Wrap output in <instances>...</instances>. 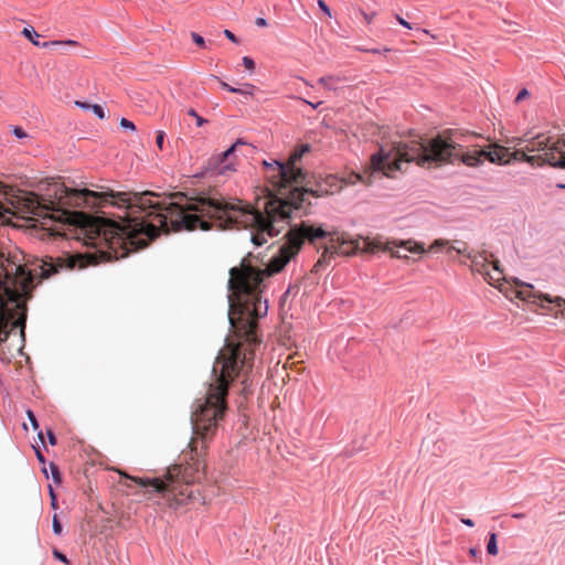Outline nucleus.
<instances>
[{"label": "nucleus", "instance_id": "obj_1", "mask_svg": "<svg viewBox=\"0 0 565 565\" xmlns=\"http://www.w3.org/2000/svg\"><path fill=\"white\" fill-rule=\"evenodd\" d=\"M310 151L303 143L296 148L285 162L288 167L289 182L292 189L286 198L277 195L267 198L257 207L241 200H224L215 196L199 195L182 203V194L161 198L153 192H97L76 189V207H104L115 205L124 209L118 221L104 216H90L76 212V225L86 236L85 243L106 246L116 258L125 257L129 252L147 245V241L158 237L161 232L209 230L210 223L204 217L216 218L226 225L248 228L250 241L256 246L277 236L289 224L292 214L307 213L310 202L307 195L320 198L342 188L341 181L329 175L324 182L310 186L306 172L298 167L301 158Z\"/></svg>", "mask_w": 565, "mask_h": 565}, {"label": "nucleus", "instance_id": "obj_2", "mask_svg": "<svg viewBox=\"0 0 565 565\" xmlns=\"http://www.w3.org/2000/svg\"><path fill=\"white\" fill-rule=\"evenodd\" d=\"M254 358L253 350L243 348L242 343L228 342L218 353L213 369L212 382L204 398L198 399L191 416L193 437L189 443V451L183 454L185 463L170 467L162 478L128 477L146 489L145 493L159 497L158 504L178 509L188 502L199 500L192 486L204 476L202 450L214 434L218 422L223 419L228 385L237 377Z\"/></svg>", "mask_w": 565, "mask_h": 565}, {"label": "nucleus", "instance_id": "obj_3", "mask_svg": "<svg viewBox=\"0 0 565 565\" xmlns=\"http://www.w3.org/2000/svg\"><path fill=\"white\" fill-rule=\"evenodd\" d=\"M331 234L322 225L301 222L290 227L286 242L265 269H257L243 259L239 267L230 270L228 320L237 338L249 345L260 341L257 334V320L265 317L268 311L267 299L262 296L265 277L279 273L299 253L305 242L317 246L320 239L329 241Z\"/></svg>", "mask_w": 565, "mask_h": 565}, {"label": "nucleus", "instance_id": "obj_4", "mask_svg": "<svg viewBox=\"0 0 565 565\" xmlns=\"http://www.w3.org/2000/svg\"><path fill=\"white\" fill-rule=\"evenodd\" d=\"M499 150L508 152V149L498 145H492L489 150L465 151L457 134H443L430 139L399 141L388 151L381 148L371 157V169L373 173H383L393 178L396 171H403V166L409 162L425 168L456 162L475 168L480 166L484 159L501 166L510 164L511 159H504V153Z\"/></svg>", "mask_w": 565, "mask_h": 565}, {"label": "nucleus", "instance_id": "obj_5", "mask_svg": "<svg viewBox=\"0 0 565 565\" xmlns=\"http://www.w3.org/2000/svg\"><path fill=\"white\" fill-rule=\"evenodd\" d=\"M34 276L20 263V259L10 257L0 252V342L8 338V324L13 318L8 302L15 303L26 298L33 289Z\"/></svg>", "mask_w": 565, "mask_h": 565}, {"label": "nucleus", "instance_id": "obj_6", "mask_svg": "<svg viewBox=\"0 0 565 565\" xmlns=\"http://www.w3.org/2000/svg\"><path fill=\"white\" fill-rule=\"evenodd\" d=\"M382 246L381 238H359L352 239L344 234L332 233L329 241L323 247L321 257L316 263L315 267L327 266L334 255L351 256L358 252L375 253Z\"/></svg>", "mask_w": 565, "mask_h": 565}, {"label": "nucleus", "instance_id": "obj_7", "mask_svg": "<svg viewBox=\"0 0 565 565\" xmlns=\"http://www.w3.org/2000/svg\"><path fill=\"white\" fill-rule=\"evenodd\" d=\"M524 142L526 152H544L543 163L551 167L565 169V139H558L550 145V138L545 135H537L531 139H519V145Z\"/></svg>", "mask_w": 565, "mask_h": 565}, {"label": "nucleus", "instance_id": "obj_8", "mask_svg": "<svg viewBox=\"0 0 565 565\" xmlns=\"http://www.w3.org/2000/svg\"><path fill=\"white\" fill-rule=\"evenodd\" d=\"M448 246L447 252L455 250L458 254L466 255L472 262V269L479 271L480 274L486 276V279L491 282V280L499 281L502 278V270L499 267V262H493V270L494 275H491L488 270H486L488 259L482 256H472L471 253L468 252V246L463 242H456L454 245H449V242L446 239H436L430 245V250H439V248Z\"/></svg>", "mask_w": 565, "mask_h": 565}, {"label": "nucleus", "instance_id": "obj_9", "mask_svg": "<svg viewBox=\"0 0 565 565\" xmlns=\"http://www.w3.org/2000/svg\"><path fill=\"white\" fill-rule=\"evenodd\" d=\"M238 145H245L241 139L236 140L225 151L212 156L203 167L201 172L202 177L217 178L227 177L230 173L235 171L234 151Z\"/></svg>", "mask_w": 565, "mask_h": 565}, {"label": "nucleus", "instance_id": "obj_10", "mask_svg": "<svg viewBox=\"0 0 565 565\" xmlns=\"http://www.w3.org/2000/svg\"><path fill=\"white\" fill-rule=\"evenodd\" d=\"M263 164L267 171L273 172L269 178L273 184L277 186L278 193L280 194L279 198H286L289 192L288 188L292 189V184L289 182L288 167H286L285 162L278 160L270 162L265 160Z\"/></svg>", "mask_w": 565, "mask_h": 565}, {"label": "nucleus", "instance_id": "obj_11", "mask_svg": "<svg viewBox=\"0 0 565 565\" xmlns=\"http://www.w3.org/2000/svg\"><path fill=\"white\" fill-rule=\"evenodd\" d=\"M82 267L81 260L74 256H65L53 259L52 257L42 260L38 266L42 278H49L62 269H74L76 266Z\"/></svg>", "mask_w": 565, "mask_h": 565}, {"label": "nucleus", "instance_id": "obj_12", "mask_svg": "<svg viewBox=\"0 0 565 565\" xmlns=\"http://www.w3.org/2000/svg\"><path fill=\"white\" fill-rule=\"evenodd\" d=\"M396 248H402L405 252L413 253V254H423L426 252L423 244H419L415 241L407 239V241H382V246L377 248V250H384L390 252L393 257L396 258H407L406 254H403V252L396 250Z\"/></svg>", "mask_w": 565, "mask_h": 565}, {"label": "nucleus", "instance_id": "obj_13", "mask_svg": "<svg viewBox=\"0 0 565 565\" xmlns=\"http://www.w3.org/2000/svg\"><path fill=\"white\" fill-rule=\"evenodd\" d=\"M23 35L28 38L34 45L42 47H61L64 49L66 46H77L78 43L74 40L66 41H49V42H40L38 39L40 34L35 32L32 26L24 28L22 31Z\"/></svg>", "mask_w": 565, "mask_h": 565}, {"label": "nucleus", "instance_id": "obj_14", "mask_svg": "<svg viewBox=\"0 0 565 565\" xmlns=\"http://www.w3.org/2000/svg\"><path fill=\"white\" fill-rule=\"evenodd\" d=\"M347 78L340 75H326L318 79V83L329 90H337L339 84L344 82Z\"/></svg>", "mask_w": 565, "mask_h": 565}, {"label": "nucleus", "instance_id": "obj_15", "mask_svg": "<svg viewBox=\"0 0 565 565\" xmlns=\"http://www.w3.org/2000/svg\"><path fill=\"white\" fill-rule=\"evenodd\" d=\"M539 297L541 299L540 305L542 307H544L543 301H546L550 303H555V306L559 309H565V299H563L562 297H552L551 295L547 294H541Z\"/></svg>", "mask_w": 565, "mask_h": 565}, {"label": "nucleus", "instance_id": "obj_16", "mask_svg": "<svg viewBox=\"0 0 565 565\" xmlns=\"http://www.w3.org/2000/svg\"><path fill=\"white\" fill-rule=\"evenodd\" d=\"M26 415H28V418L30 420V424H31L33 430H38V437L43 443V433H42V430H40V425H39V422L34 415V413L31 409H28Z\"/></svg>", "mask_w": 565, "mask_h": 565}, {"label": "nucleus", "instance_id": "obj_17", "mask_svg": "<svg viewBox=\"0 0 565 565\" xmlns=\"http://www.w3.org/2000/svg\"><path fill=\"white\" fill-rule=\"evenodd\" d=\"M487 552L490 555L498 554V543H497V534L494 532L489 534V540L487 543Z\"/></svg>", "mask_w": 565, "mask_h": 565}, {"label": "nucleus", "instance_id": "obj_18", "mask_svg": "<svg viewBox=\"0 0 565 565\" xmlns=\"http://www.w3.org/2000/svg\"><path fill=\"white\" fill-rule=\"evenodd\" d=\"M255 86L250 83H245L242 85V87H236V94L245 95V96H252L254 94Z\"/></svg>", "mask_w": 565, "mask_h": 565}, {"label": "nucleus", "instance_id": "obj_19", "mask_svg": "<svg viewBox=\"0 0 565 565\" xmlns=\"http://www.w3.org/2000/svg\"><path fill=\"white\" fill-rule=\"evenodd\" d=\"M526 150L524 147L520 148V149H516L514 150L510 157L508 159H511V162L512 161H522L523 158H524V154H525Z\"/></svg>", "mask_w": 565, "mask_h": 565}, {"label": "nucleus", "instance_id": "obj_20", "mask_svg": "<svg viewBox=\"0 0 565 565\" xmlns=\"http://www.w3.org/2000/svg\"><path fill=\"white\" fill-rule=\"evenodd\" d=\"M53 533L57 536L62 535L63 527L56 514L53 515L52 520Z\"/></svg>", "mask_w": 565, "mask_h": 565}, {"label": "nucleus", "instance_id": "obj_21", "mask_svg": "<svg viewBox=\"0 0 565 565\" xmlns=\"http://www.w3.org/2000/svg\"><path fill=\"white\" fill-rule=\"evenodd\" d=\"M356 12L364 19V21L367 23V24H371L374 17H375V12H371V13H367L365 11H363L362 9L358 8L356 9Z\"/></svg>", "mask_w": 565, "mask_h": 565}, {"label": "nucleus", "instance_id": "obj_22", "mask_svg": "<svg viewBox=\"0 0 565 565\" xmlns=\"http://www.w3.org/2000/svg\"><path fill=\"white\" fill-rule=\"evenodd\" d=\"M242 62H243L244 67L247 71H249L250 73L254 72V70H255V62H254V60L252 57L244 56Z\"/></svg>", "mask_w": 565, "mask_h": 565}, {"label": "nucleus", "instance_id": "obj_23", "mask_svg": "<svg viewBox=\"0 0 565 565\" xmlns=\"http://www.w3.org/2000/svg\"><path fill=\"white\" fill-rule=\"evenodd\" d=\"M188 115L194 117V119L196 120V125L199 127L203 126L206 122V120L204 118H202L201 116H199L198 113L193 108H190L188 110Z\"/></svg>", "mask_w": 565, "mask_h": 565}, {"label": "nucleus", "instance_id": "obj_24", "mask_svg": "<svg viewBox=\"0 0 565 565\" xmlns=\"http://www.w3.org/2000/svg\"><path fill=\"white\" fill-rule=\"evenodd\" d=\"M530 153L531 152H525L524 158H523L522 161H525V162H527V163L533 166L537 159H542L543 160V157L541 154L540 156H531ZM542 164H544V163L543 162L540 163V166H542Z\"/></svg>", "mask_w": 565, "mask_h": 565}, {"label": "nucleus", "instance_id": "obj_25", "mask_svg": "<svg viewBox=\"0 0 565 565\" xmlns=\"http://www.w3.org/2000/svg\"><path fill=\"white\" fill-rule=\"evenodd\" d=\"M90 109L99 119H104L106 117L105 110L100 105L95 104Z\"/></svg>", "mask_w": 565, "mask_h": 565}, {"label": "nucleus", "instance_id": "obj_26", "mask_svg": "<svg viewBox=\"0 0 565 565\" xmlns=\"http://www.w3.org/2000/svg\"><path fill=\"white\" fill-rule=\"evenodd\" d=\"M120 127L130 131L136 130V126L132 121L128 120L127 118L120 119Z\"/></svg>", "mask_w": 565, "mask_h": 565}, {"label": "nucleus", "instance_id": "obj_27", "mask_svg": "<svg viewBox=\"0 0 565 565\" xmlns=\"http://www.w3.org/2000/svg\"><path fill=\"white\" fill-rule=\"evenodd\" d=\"M50 470H51V473H52V478L56 482H60L61 481V473H60L58 467L55 463L51 462Z\"/></svg>", "mask_w": 565, "mask_h": 565}, {"label": "nucleus", "instance_id": "obj_28", "mask_svg": "<svg viewBox=\"0 0 565 565\" xmlns=\"http://www.w3.org/2000/svg\"><path fill=\"white\" fill-rule=\"evenodd\" d=\"M191 38L195 44H198L201 47H205V40L199 33L192 32Z\"/></svg>", "mask_w": 565, "mask_h": 565}, {"label": "nucleus", "instance_id": "obj_29", "mask_svg": "<svg viewBox=\"0 0 565 565\" xmlns=\"http://www.w3.org/2000/svg\"><path fill=\"white\" fill-rule=\"evenodd\" d=\"M317 3H318L319 9H320L324 14H327L328 17H331V10H330V8L328 7V4L326 3V1H324V0H318V1H317Z\"/></svg>", "mask_w": 565, "mask_h": 565}, {"label": "nucleus", "instance_id": "obj_30", "mask_svg": "<svg viewBox=\"0 0 565 565\" xmlns=\"http://www.w3.org/2000/svg\"><path fill=\"white\" fill-rule=\"evenodd\" d=\"M53 556H54L56 559H58V561H61V562H63V563H65V564H68V558L66 557V555H65V554H63L62 552H60L58 550H54V551H53Z\"/></svg>", "mask_w": 565, "mask_h": 565}, {"label": "nucleus", "instance_id": "obj_31", "mask_svg": "<svg viewBox=\"0 0 565 565\" xmlns=\"http://www.w3.org/2000/svg\"><path fill=\"white\" fill-rule=\"evenodd\" d=\"M530 96V92L526 88L521 89L515 98L516 103H520L521 100L527 98Z\"/></svg>", "mask_w": 565, "mask_h": 565}, {"label": "nucleus", "instance_id": "obj_32", "mask_svg": "<svg viewBox=\"0 0 565 565\" xmlns=\"http://www.w3.org/2000/svg\"><path fill=\"white\" fill-rule=\"evenodd\" d=\"M156 142H157V146L160 150L163 149V142H164V132L163 131H158L157 134V139H156Z\"/></svg>", "mask_w": 565, "mask_h": 565}, {"label": "nucleus", "instance_id": "obj_33", "mask_svg": "<svg viewBox=\"0 0 565 565\" xmlns=\"http://www.w3.org/2000/svg\"><path fill=\"white\" fill-rule=\"evenodd\" d=\"M224 35L226 36V39H228L231 42L233 43H238V39L236 38V35L230 31V30H224Z\"/></svg>", "mask_w": 565, "mask_h": 565}, {"label": "nucleus", "instance_id": "obj_34", "mask_svg": "<svg viewBox=\"0 0 565 565\" xmlns=\"http://www.w3.org/2000/svg\"><path fill=\"white\" fill-rule=\"evenodd\" d=\"M46 436H47L50 445H52V446L56 445V443H57L56 437L51 429L46 430Z\"/></svg>", "mask_w": 565, "mask_h": 565}, {"label": "nucleus", "instance_id": "obj_35", "mask_svg": "<svg viewBox=\"0 0 565 565\" xmlns=\"http://www.w3.org/2000/svg\"><path fill=\"white\" fill-rule=\"evenodd\" d=\"M396 21L404 28L412 29L411 23H408L404 18H402L399 14H396Z\"/></svg>", "mask_w": 565, "mask_h": 565}, {"label": "nucleus", "instance_id": "obj_36", "mask_svg": "<svg viewBox=\"0 0 565 565\" xmlns=\"http://www.w3.org/2000/svg\"><path fill=\"white\" fill-rule=\"evenodd\" d=\"M13 135H14L17 138H19V139L26 137V134H25V132L23 131V129H22V128H20V127H14V128H13Z\"/></svg>", "mask_w": 565, "mask_h": 565}, {"label": "nucleus", "instance_id": "obj_37", "mask_svg": "<svg viewBox=\"0 0 565 565\" xmlns=\"http://www.w3.org/2000/svg\"><path fill=\"white\" fill-rule=\"evenodd\" d=\"M218 82H220V85H221L222 88H224V89H226V90H228L231 93L236 92V87H233L230 84H227L226 82L221 81V79H218Z\"/></svg>", "mask_w": 565, "mask_h": 565}, {"label": "nucleus", "instance_id": "obj_38", "mask_svg": "<svg viewBox=\"0 0 565 565\" xmlns=\"http://www.w3.org/2000/svg\"><path fill=\"white\" fill-rule=\"evenodd\" d=\"M255 24L259 28H265L268 25L267 20L265 18L258 17L255 20Z\"/></svg>", "mask_w": 565, "mask_h": 565}, {"label": "nucleus", "instance_id": "obj_39", "mask_svg": "<svg viewBox=\"0 0 565 565\" xmlns=\"http://www.w3.org/2000/svg\"><path fill=\"white\" fill-rule=\"evenodd\" d=\"M75 105L84 110H89L93 105L86 103V102H75Z\"/></svg>", "mask_w": 565, "mask_h": 565}, {"label": "nucleus", "instance_id": "obj_40", "mask_svg": "<svg viewBox=\"0 0 565 565\" xmlns=\"http://www.w3.org/2000/svg\"><path fill=\"white\" fill-rule=\"evenodd\" d=\"M35 456H36V459L39 460V462H41V463H44V462H45V457H44V455L41 452V450L35 449Z\"/></svg>", "mask_w": 565, "mask_h": 565}, {"label": "nucleus", "instance_id": "obj_41", "mask_svg": "<svg viewBox=\"0 0 565 565\" xmlns=\"http://www.w3.org/2000/svg\"><path fill=\"white\" fill-rule=\"evenodd\" d=\"M391 50L387 49V47H384L383 50L381 49H371V50H366V52H371L373 54H381L382 52H390Z\"/></svg>", "mask_w": 565, "mask_h": 565}, {"label": "nucleus", "instance_id": "obj_42", "mask_svg": "<svg viewBox=\"0 0 565 565\" xmlns=\"http://www.w3.org/2000/svg\"><path fill=\"white\" fill-rule=\"evenodd\" d=\"M461 522H462L465 525L469 526V527H472V526H473V524H475V523H473V521H472L471 519H466V518L461 519Z\"/></svg>", "mask_w": 565, "mask_h": 565}, {"label": "nucleus", "instance_id": "obj_43", "mask_svg": "<svg viewBox=\"0 0 565 565\" xmlns=\"http://www.w3.org/2000/svg\"><path fill=\"white\" fill-rule=\"evenodd\" d=\"M243 385H244V388H243L244 393H247L249 391L248 379H244Z\"/></svg>", "mask_w": 565, "mask_h": 565}, {"label": "nucleus", "instance_id": "obj_44", "mask_svg": "<svg viewBox=\"0 0 565 565\" xmlns=\"http://www.w3.org/2000/svg\"><path fill=\"white\" fill-rule=\"evenodd\" d=\"M354 178H355V180H354V181H352V183H355L356 181L364 182V181H363V178H362V175H361V174H354Z\"/></svg>", "mask_w": 565, "mask_h": 565}, {"label": "nucleus", "instance_id": "obj_45", "mask_svg": "<svg viewBox=\"0 0 565 565\" xmlns=\"http://www.w3.org/2000/svg\"><path fill=\"white\" fill-rule=\"evenodd\" d=\"M523 516H524L523 513H514V514H512V518H514V519H522Z\"/></svg>", "mask_w": 565, "mask_h": 565}, {"label": "nucleus", "instance_id": "obj_46", "mask_svg": "<svg viewBox=\"0 0 565 565\" xmlns=\"http://www.w3.org/2000/svg\"><path fill=\"white\" fill-rule=\"evenodd\" d=\"M51 505L53 509H56V505H57L56 498H53V500H51Z\"/></svg>", "mask_w": 565, "mask_h": 565}, {"label": "nucleus", "instance_id": "obj_47", "mask_svg": "<svg viewBox=\"0 0 565 565\" xmlns=\"http://www.w3.org/2000/svg\"><path fill=\"white\" fill-rule=\"evenodd\" d=\"M50 497H51V500H53V498H56V495L51 487H50Z\"/></svg>", "mask_w": 565, "mask_h": 565}, {"label": "nucleus", "instance_id": "obj_48", "mask_svg": "<svg viewBox=\"0 0 565 565\" xmlns=\"http://www.w3.org/2000/svg\"><path fill=\"white\" fill-rule=\"evenodd\" d=\"M308 104L311 105L313 108H317L321 103H317V104L308 103Z\"/></svg>", "mask_w": 565, "mask_h": 565}, {"label": "nucleus", "instance_id": "obj_49", "mask_svg": "<svg viewBox=\"0 0 565 565\" xmlns=\"http://www.w3.org/2000/svg\"><path fill=\"white\" fill-rule=\"evenodd\" d=\"M422 32L425 33V34H429V31L426 30V29H423Z\"/></svg>", "mask_w": 565, "mask_h": 565}, {"label": "nucleus", "instance_id": "obj_50", "mask_svg": "<svg viewBox=\"0 0 565 565\" xmlns=\"http://www.w3.org/2000/svg\"><path fill=\"white\" fill-rule=\"evenodd\" d=\"M470 553L471 554H476V550L475 548H470Z\"/></svg>", "mask_w": 565, "mask_h": 565}, {"label": "nucleus", "instance_id": "obj_51", "mask_svg": "<svg viewBox=\"0 0 565 565\" xmlns=\"http://www.w3.org/2000/svg\"><path fill=\"white\" fill-rule=\"evenodd\" d=\"M558 188L565 189V184H558Z\"/></svg>", "mask_w": 565, "mask_h": 565}]
</instances>
